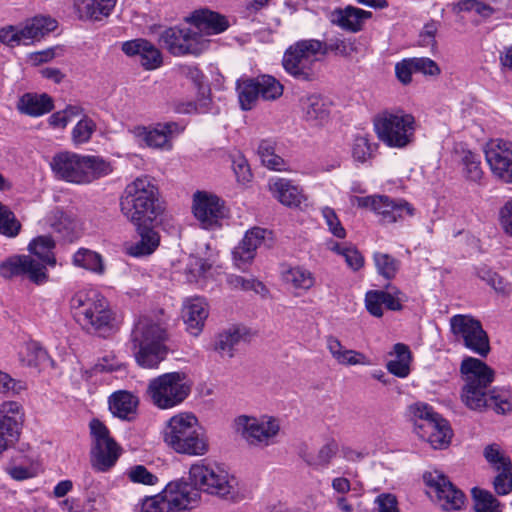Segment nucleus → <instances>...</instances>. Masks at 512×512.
Listing matches in <instances>:
<instances>
[{
	"instance_id": "35",
	"label": "nucleus",
	"mask_w": 512,
	"mask_h": 512,
	"mask_svg": "<svg viewBox=\"0 0 512 512\" xmlns=\"http://www.w3.org/2000/svg\"><path fill=\"white\" fill-rule=\"evenodd\" d=\"M55 242L51 236L42 235L34 238L28 245V251L31 255L38 258V262L49 266L56 265V258L54 255Z\"/></svg>"
},
{
	"instance_id": "53",
	"label": "nucleus",
	"mask_w": 512,
	"mask_h": 512,
	"mask_svg": "<svg viewBox=\"0 0 512 512\" xmlns=\"http://www.w3.org/2000/svg\"><path fill=\"white\" fill-rule=\"evenodd\" d=\"M128 478L133 483H140L144 485H155L158 482V477L149 472L143 465H136L131 467L127 472Z\"/></svg>"
},
{
	"instance_id": "3",
	"label": "nucleus",
	"mask_w": 512,
	"mask_h": 512,
	"mask_svg": "<svg viewBox=\"0 0 512 512\" xmlns=\"http://www.w3.org/2000/svg\"><path fill=\"white\" fill-rule=\"evenodd\" d=\"M460 372L465 382L461 400L469 409L481 410L489 407L499 414L511 411L512 404L506 396L495 390L487 391L495 373L486 363L474 357H466L462 360Z\"/></svg>"
},
{
	"instance_id": "47",
	"label": "nucleus",
	"mask_w": 512,
	"mask_h": 512,
	"mask_svg": "<svg viewBox=\"0 0 512 512\" xmlns=\"http://www.w3.org/2000/svg\"><path fill=\"white\" fill-rule=\"evenodd\" d=\"M339 450L338 444L334 439L328 440L323 446L320 447L316 456L309 457L305 461L310 466L326 467L330 464L331 460Z\"/></svg>"
},
{
	"instance_id": "57",
	"label": "nucleus",
	"mask_w": 512,
	"mask_h": 512,
	"mask_svg": "<svg viewBox=\"0 0 512 512\" xmlns=\"http://www.w3.org/2000/svg\"><path fill=\"white\" fill-rule=\"evenodd\" d=\"M0 41L8 46L15 47L24 45L20 26H8L0 29Z\"/></svg>"
},
{
	"instance_id": "37",
	"label": "nucleus",
	"mask_w": 512,
	"mask_h": 512,
	"mask_svg": "<svg viewBox=\"0 0 512 512\" xmlns=\"http://www.w3.org/2000/svg\"><path fill=\"white\" fill-rule=\"evenodd\" d=\"M391 355H394L395 358L387 362V370L397 377H407L410 373L409 364L411 360V353L408 346L402 343L395 344Z\"/></svg>"
},
{
	"instance_id": "24",
	"label": "nucleus",
	"mask_w": 512,
	"mask_h": 512,
	"mask_svg": "<svg viewBox=\"0 0 512 512\" xmlns=\"http://www.w3.org/2000/svg\"><path fill=\"white\" fill-rule=\"evenodd\" d=\"M414 208L405 200H393L385 195H378L375 214L380 216L383 223L391 224L403 220L406 216L414 215Z\"/></svg>"
},
{
	"instance_id": "50",
	"label": "nucleus",
	"mask_w": 512,
	"mask_h": 512,
	"mask_svg": "<svg viewBox=\"0 0 512 512\" xmlns=\"http://www.w3.org/2000/svg\"><path fill=\"white\" fill-rule=\"evenodd\" d=\"M486 461L496 470L512 467L511 460L506 457L497 444H490L484 449Z\"/></svg>"
},
{
	"instance_id": "5",
	"label": "nucleus",
	"mask_w": 512,
	"mask_h": 512,
	"mask_svg": "<svg viewBox=\"0 0 512 512\" xmlns=\"http://www.w3.org/2000/svg\"><path fill=\"white\" fill-rule=\"evenodd\" d=\"M167 338L163 323L148 316L139 317L130 334L131 351L136 363L143 368H157L167 356Z\"/></svg>"
},
{
	"instance_id": "36",
	"label": "nucleus",
	"mask_w": 512,
	"mask_h": 512,
	"mask_svg": "<svg viewBox=\"0 0 512 512\" xmlns=\"http://www.w3.org/2000/svg\"><path fill=\"white\" fill-rule=\"evenodd\" d=\"M244 335V329L232 326L219 333L215 340L214 349L222 356L232 358L234 348Z\"/></svg>"
},
{
	"instance_id": "44",
	"label": "nucleus",
	"mask_w": 512,
	"mask_h": 512,
	"mask_svg": "<svg viewBox=\"0 0 512 512\" xmlns=\"http://www.w3.org/2000/svg\"><path fill=\"white\" fill-rule=\"evenodd\" d=\"M373 259L379 275L387 280L395 278L400 268V261L398 259L381 252L374 253Z\"/></svg>"
},
{
	"instance_id": "11",
	"label": "nucleus",
	"mask_w": 512,
	"mask_h": 512,
	"mask_svg": "<svg viewBox=\"0 0 512 512\" xmlns=\"http://www.w3.org/2000/svg\"><path fill=\"white\" fill-rule=\"evenodd\" d=\"M320 49V40L306 39L297 41L284 53L282 64L285 71L298 80H314L316 76L315 65L319 60Z\"/></svg>"
},
{
	"instance_id": "12",
	"label": "nucleus",
	"mask_w": 512,
	"mask_h": 512,
	"mask_svg": "<svg viewBox=\"0 0 512 512\" xmlns=\"http://www.w3.org/2000/svg\"><path fill=\"white\" fill-rule=\"evenodd\" d=\"M185 374L171 372L162 374L149 381L146 394L159 409H170L182 403L190 394V385Z\"/></svg>"
},
{
	"instance_id": "2",
	"label": "nucleus",
	"mask_w": 512,
	"mask_h": 512,
	"mask_svg": "<svg viewBox=\"0 0 512 512\" xmlns=\"http://www.w3.org/2000/svg\"><path fill=\"white\" fill-rule=\"evenodd\" d=\"M120 211L140 236L139 241L125 246L126 254L132 257L152 254L159 246L160 237L151 224L164 212L154 180L144 175L128 183L120 196Z\"/></svg>"
},
{
	"instance_id": "6",
	"label": "nucleus",
	"mask_w": 512,
	"mask_h": 512,
	"mask_svg": "<svg viewBox=\"0 0 512 512\" xmlns=\"http://www.w3.org/2000/svg\"><path fill=\"white\" fill-rule=\"evenodd\" d=\"M70 308L75 320L85 329L101 335L115 327V313L108 300L98 291L80 290L70 300Z\"/></svg>"
},
{
	"instance_id": "1",
	"label": "nucleus",
	"mask_w": 512,
	"mask_h": 512,
	"mask_svg": "<svg viewBox=\"0 0 512 512\" xmlns=\"http://www.w3.org/2000/svg\"><path fill=\"white\" fill-rule=\"evenodd\" d=\"M189 475L192 483L171 481L160 493L142 499L134 512H188L199 505L200 491L223 498L234 492L235 477L216 463L202 460L190 467Z\"/></svg>"
},
{
	"instance_id": "26",
	"label": "nucleus",
	"mask_w": 512,
	"mask_h": 512,
	"mask_svg": "<svg viewBox=\"0 0 512 512\" xmlns=\"http://www.w3.org/2000/svg\"><path fill=\"white\" fill-rule=\"evenodd\" d=\"M208 314V306L203 298L186 299L182 308V318L187 331L193 336H198L203 330Z\"/></svg>"
},
{
	"instance_id": "25",
	"label": "nucleus",
	"mask_w": 512,
	"mask_h": 512,
	"mask_svg": "<svg viewBox=\"0 0 512 512\" xmlns=\"http://www.w3.org/2000/svg\"><path fill=\"white\" fill-rule=\"evenodd\" d=\"M185 22L195 25L205 35V38L222 33L229 27L225 16L208 9L194 11L189 17L185 18Z\"/></svg>"
},
{
	"instance_id": "45",
	"label": "nucleus",
	"mask_w": 512,
	"mask_h": 512,
	"mask_svg": "<svg viewBox=\"0 0 512 512\" xmlns=\"http://www.w3.org/2000/svg\"><path fill=\"white\" fill-rule=\"evenodd\" d=\"M97 125L94 120L86 115L77 122L71 132V140L75 145H82L90 141L96 131Z\"/></svg>"
},
{
	"instance_id": "52",
	"label": "nucleus",
	"mask_w": 512,
	"mask_h": 512,
	"mask_svg": "<svg viewBox=\"0 0 512 512\" xmlns=\"http://www.w3.org/2000/svg\"><path fill=\"white\" fill-rule=\"evenodd\" d=\"M353 51V45L352 43L340 39V38H333L330 39L328 42H322L321 41V49L319 51V55H327L329 52H334L341 56H348Z\"/></svg>"
},
{
	"instance_id": "21",
	"label": "nucleus",
	"mask_w": 512,
	"mask_h": 512,
	"mask_svg": "<svg viewBox=\"0 0 512 512\" xmlns=\"http://www.w3.org/2000/svg\"><path fill=\"white\" fill-rule=\"evenodd\" d=\"M22 417L18 402L5 401L0 405V455L18 441Z\"/></svg>"
},
{
	"instance_id": "51",
	"label": "nucleus",
	"mask_w": 512,
	"mask_h": 512,
	"mask_svg": "<svg viewBox=\"0 0 512 512\" xmlns=\"http://www.w3.org/2000/svg\"><path fill=\"white\" fill-rule=\"evenodd\" d=\"M228 284L234 289H240L243 291H254L256 293H263L266 291L265 286L262 282L255 278H245L239 275H230L227 278Z\"/></svg>"
},
{
	"instance_id": "41",
	"label": "nucleus",
	"mask_w": 512,
	"mask_h": 512,
	"mask_svg": "<svg viewBox=\"0 0 512 512\" xmlns=\"http://www.w3.org/2000/svg\"><path fill=\"white\" fill-rule=\"evenodd\" d=\"M237 92L242 110H251L257 103L260 95L254 78L238 81Z\"/></svg>"
},
{
	"instance_id": "8",
	"label": "nucleus",
	"mask_w": 512,
	"mask_h": 512,
	"mask_svg": "<svg viewBox=\"0 0 512 512\" xmlns=\"http://www.w3.org/2000/svg\"><path fill=\"white\" fill-rule=\"evenodd\" d=\"M374 130L386 146L403 149L414 141L416 121L412 114L403 110H385L375 116Z\"/></svg>"
},
{
	"instance_id": "43",
	"label": "nucleus",
	"mask_w": 512,
	"mask_h": 512,
	"mask_svg": "<svg viewBox=\"0 0 512 512\" xmlns=\"http://www.w3.org/2000/svg\"><path fill=\"white\" fill-rule=\"evenodd\" d=\"M285 280L296 289L310 290L315 285L314 274L300 266L290 268L285 273Z\"/></svg>"
},
{
	"instance_id": "58",
	"label": "nucleus",
	"mask_w": 512,
	"mask_h": 512,
	"mask_svg": "<svg viewBox=\"0 0 512 512\" xmlns=\"http://www.w3.org/2000/svg\"><path fill=\"white\" fill-rule=\"evenodd\" d=\"M177 73L192 81V83L201 91L204 75L196 65L181 64L178 65Z\"/></svg>"
},
{
	"instance_id": "39",
	"label": "nucleus",
	"mask_w": 512,
	"mask_h": 512,
	"mask_svg": "<svg viewBox=\"0 0 512 512\" xmlns=\"http://www.w3.org/2000/svg\"><path fill=\"white\" fill-rule=\"evenodd\" d=\"M18 356L22 365L37 367L46 360L47 353L38 342L28 341L20 346Z\"/></svg>"
},
{
	"instance_id": "14",
	"label": "nucleus",
	"mask_w": 512,
	"mask_h": 512,
	"mask_svg": "<svg viewBox=\"0 0 512 512\" xmlns=\"http://www.w3.org/2000/svg\"><path fill=\"white\" fill-rule=\"evenodd\" d=\"M428 496L444 511H458L465 505V494L440 471L423 474Z\"/></svg>"
},
{
	"instance_id": "4",
	"label": "nucleus",
	"mask_w": 512,
	"mask_h": 512,
	"mask_svg": "<svg viewBox=\"0 0 512 512\" xmlns=\"http://www.w3.org/2000/svg\"><path fill=\"white\" fill-rule=\"evenodd\" d=\"M57 180L76 185H87L112 173L110 162L100 156L60 151L49 163Z\"/></svg>"
},
{
	"instance_id": "18",
	"label": "nucleus",
	"mask_w": 512,
	"mask_h": 512,
	"mask_svg": "<svg viewBox=\"0 0 512 512\" xmlns=\"http://www.w3.org/2000/svg\"><path fill=\"white\" fill-rule=\"evenodd\" d=\"M484 154L492 175L502 183L512 184V142L490 140L484 147Z\"/></svg>"
},
{
	"instance_id": "63",
	"label": "nucleus",
	"mask_w": 512,
	"mask_h": 512,
	"mask_svg": "<svg viewBox=\"0 0 512 512\" xmlns=\"http://www.w3.org/2000/svg\"><path fill=\"white\" fill-rule=\"evenodd\" d=\"M415 72L412 65V59H404L395 65V74L397 79L404 85L412 81V74Z\"/></svg>"
},
{
	"instance_id": "49",
	"label": "nucleus",
	"mask_w": 512,
	"mask_h": 512,
	"mask_svg": "<svg viewBox=\"0 0 512 512\" xmlns=\"http://www.w3.org/2000/svg\"><path fill=\"white\" fill-rule=\"evenodd\" d=\"M374 151V146L370 143L366 136L359 135L354 138L352 144V157L359 163L368 161Z\"/></svg>"
},
{
	"instance_id": "64",
	"label": "nucleus",
	"mask_w": 512,
	"mask_h": 512,
	"mask_svg": "<svg viewBox=\"0 0 512 512\" xmlns=\"http://www.w3.org/2000/svg\"><path fill=\"white\" fill-rule=\"evenodd\" d=\"M365 305L368 312L375 316L381 317L383 315L382 301L380 291H369L365 296Z\"/></svg>"
},
{
	"instance_id": "23",
	"label": "nucleus",
	"mask_w": 512,
	"mask_h": 512,
	"mask_svg": "<svg viewBox=\"0 0 512 512\" xmlns=\"http://www.w3.org/2000/svg\"><path fill=\"white\" fill-rule=\"evenodd\" d=\"M268 231L260 227H254L247 231L242 241L233 250V258L239 269L251 263L256 255V250L265 241Z\"/></svg>"
},
{
	"instance_id": "55",
	"label": "nucleus",
	"mask_w": 512,
	"mask_h": 512,
	"mask_svg": "<svg viewBox=\"0 0 512 512\" xmlns=\"http://www.w3.org/2000/svg\"><path fill=\"white\" fill-rule=\"evenodd\" d=\"M322 215L325 219V222L330 230V232L337 238H345L346 230L342 226L337 214L334 209L330 207H324L322 209Z\"/></svg>"
},
{
	"instance_id": "22",
	"label": "nucleus",
	"mask_w": 512,
	"mask_h": 512,
	"mask_svg": "<svg viewBox=\"0 0 512 512\" xmlns=\"http://www.w3.org/2000/svg\"><path fill=\"white\" fill-rule=\"evenodd\" d=\"M122 51L129 57L138 56L145 70H155L163 64L161 51L146 39L138 38L124 42Z\"/></svg>"
},
{
	"instance_id": "7",
	"label": "nucleus",
	"mask_w": 512,
	"mask_h": 512,
	"mask_svg": "<svg viewBox=\"0 0 512 512\" xmlns=\"http://www.w3.org/2000/svg\"><path fill=\"white\" fill-rule=\"evenodd\" d=\"M163 439L176 453L201 456L209 449L207 437L201 432L196 416L181 412L172 416L163 430Z\"/></svg>"
},
{
	"instance_id": "27",
	"label": "nucleus",
	"mask_w": 512,
	"mask_h": 512,
	"mask_svg": "<svg viewBox=\"0 0 512 512\" xmlns=\"http://www.w3.org/2000/svg\"><path fill=\"white\" fill-rule=\"evenodd\" d=\"M326 348L335 362L342 366L369 365L370 360L365 354L346 348L341 341L333 336L326 337Z\"/></svg>"
},
{
	"instance_id": "19",
	"label": "nucleus",
	"mask_w": 512,
	"mask_h": 512,
	"mask_svg": "<svg viewBox=\"0 0 512 512\" xmlns=\"http://www.w3.org/2000/svg\"><path fill=\"white\" fill-rule=\"evenodd\" d=\"M0 276L5 279L26 277L37 285L45 283L48 279L43 263L38 262L31 255H14L2 261Z\"/></svg>"
},
{
	"instance_id": "30",
	"label": "nucleus",
	"mask_w": 512,
	"mask_h": 512,
	"mask_svg": "<svg viewBox=\"0 0 512 512\" xmlns=\"http://www.w3.org/2000/svg\"><path fill=\"white\" fill-rule=\"evenodd\" d=\"M57 22L51 17L35 16L21 25V35L24 45H30L35 41H40L48 33L53 31Z\"/></svg>"
},
{
	"instance_id": "56",
	"label": "nucleus",
	"mask_w": 512,
	"mask_h": 512,
	"mask_svg": "<svg viewBox=\"0 0 512 512\" xmlns=\"http://www.w3.org/2000/svg\"><path fill=\"white\" fill-rule=\"evenodd\" d=\"M382 304L389 310L399 311L402 309V302L406 300V296L396 288L392 291H380Z\"/></svg>"
},
{
	"instance_id": "60",
	"label": "nucleus",
	"mask_w": 512,
	"mask_h": 512,
	"mask_svg": "<svg viewBox=\"0 0 512 512\" xmlns=\"http://www.w3.org/2000/svg\"><path fill=\"white\" fill-rule=\"evenodd\" d=\"M376 512H400L398 500L394 494L382 493L375 499Z\"/></svg>"
},
{
	"instance_id": "31",
	"label": "nucleus",
	"mask_w": 512,
	"mask_h": 512,
	"mask_svg": "<svg viewBox=\"0 0 512 512\" xmlns=\"http://www.w3.org/2000/svg\"><path fill=\"white\" fill-rule=\"evenodd\" d=\"M300 104L303 118L311 125H320L329 117V105L320 95L303 97Z\"/></svg>"
},
{
	"instance_id": "32",
	"label": "nucleus",
	"mask_w": 512,
	"mask_h": 512,
	"mask_svg": "<svg viewBox=\"0 0 512 512\" xmlns=\"http://www.w3.org/2000/svg\"><path fill=\"white\" fill-rule=\"evenodd\" d=\"M138 406V398L127 391H118L109 397V409L111 413L123 420L131 421L135 418Z\"/></svg>"
},
{
	"instance_id": "54",
	"label": "nucleus",
	"mask_w": 512,
	"mask_h": 512,
	"mask_svg": "<svg viewBox=\"0 0 512 512\" xmlns=\"http://www.w3.org/2000/svg\"><path fill=\"white\" fill-rule=\"evenodd\" d=\"M493 480V487L498 495H508L512 492V467L500 469Z\"/></svg>"
},
{
	"instance_id": "42",
	"label": "nucleus",
	"mask_w": 512,
	"mask_h": 512,
	"mask_svg": "<svg viewBox=\"0 0 512 512\" xmlns=\"http://www.w3.org/2000/svg\"><path fill=\"white\" fill-rule=\"evenodd\" d=\"M262 99L272 101L283 94V85L273 76L260 75L254 78Z\"/></svg>"
},
{
	"instance_id": "59",
	"label": "nucleus",
	"mask_w": 512,
	"mask_h": 512,
	"mask_svg": "<svg viewBox=\"0 0 512 512\" xmlns=\"http://www.w3.org/2000/svg\"><path fill=\"white\" fill-rule=\"evenodd\" d=\"M25 389L21 381L13 379L8 373L0 370V393L5 395L19 394Z\"/></svg>"
},
{
	"instance_id": "20",
	"label": "nucleus",
	"mask_w": 512,
	"mask_h": 512,
	"mask_svg": "<svg viewBox=\"0 0 512 512\" xmlns=\"http://www.w3.org/2000/svg\"><path fill=\"white\" fill-rule=\"evenodd\" d=\"M130 132L140 144L168 151L173 147V137L181 132V128L176 122H166L151 126H135Z\"/></svg>"
},
{
	"instance_id": "16",
	"label": "nucleus",
	"mask_w": 512,
	"mask_h": 512,
	"mask_svg": "<svg viewBox=\"0 0 512 512\" xmlns=\"http://www.w3.org/2000/svg\"><path fill=\"white\" fill-rule=\"evenodd\" d=\"M237 431L249 445L266 447L275 442L279 433V421L273 417L263 416L261 418L241 415L235 420Z\"/></svg>"
},
{
	"instance_id": "48",
	"label": "nucleus",
	"mask_w": 512,
	"mask_h": 512,
	"mask_svg": "<svg viewBox=\"0 0 512 512\" xmlns=\"http://www.w3.org/2000/svg\"><path fill=\"white\" fill-rule=\"evenodd\" d=\"M21 228L14 213L0 202V233L8 237L16 236Z\"/></svg>"
},
{
	"instance_id": "46",
	"label": "nucleus",
	"mask_w": 512,
	"mask_h": 512,
	"mask_svg": "<svg viewBox=\"0 0 512 512\" xmlns=\"http://www.w3.org/2000/svg\"><path fill=\"white\" fill-rule=\"evenodd\" d=\"M463 173L467 180L479 183L484 176L479 155L467 151L462 158Z\"/></svg>"
},
{
	"instance_id": "61",
	"label": "nucleus",
	"mask_w": 512,
	"mask_h": 512,
	"mask_svg": "<svg viewBox=\"0 0 512 512\" xmlns=\"http://www.w3.org/2000/svg\"><path fill=\"white\" fill-rule=\"evenodd\" d=\"M412 65L414 66L415 72L422 73L424 75L436 76L440 74V68L435 61L430 58H411Z\"/></svg>"
},
{
	"instance_id": "9",
	"label": "nucleus",
	"mask_w": 512,
	"mask_h": 512,
	"mask_svg": "<svg viewBox=\"0 0 512 512\" xmlns=\"http://www.w3.org/2000/svg\"><path fill=\"white\" fill-rule=\"evenodd\" d=\"M415 421V432L434 449H445L450 444L452 429L446 419L427 404L410 406Z\"/></svg>"
},
{
	"instance_id": "29",
	"label": "nucleus",
	"mask_w": 512,
	"mask_h": 512,
	"mask_svg": "<svg viewBox=\"0 0 512 512\" xmlns=\"http://www.w3.org/2000/svg\"><path fill=\"white\" fill-rule=\"evenodd\" d=\"M16 108L21 114L39 117L51 112L54 104L52 98L46 93H25L19 98Z\"/></svg>"
},
{
	"instance_id": "17",
	"label": "nucleus",
	"mask_w": 512,
	"mask_h": 512,
	"mask_svg": "<svg viewBox=\"0 0 512 512\" xmlns=\"http://www.w3.org/2000/svg\"><path fill=\"white\" fill-rule=\"evenodd\" d=\"M192 212L201 228L212 230L221 226L228 211L224 201L217 195L197 191L193 195Z\"/></svg>"
},
{
	"instance_id": "33",
	"label": "nucleus",
	"mask_w": 512,
	"mask_h": 512,
	"mask_svg": "<svg viewBox=\"0 0 512 512\" xmlns=\"http://www.w3.org/2000/svg\"><path fill=\"white\" fill-rule=\"evenodd\" d=\"M269 188L283 205L297 207L304 200L302 191L289 180L283 178L271 179Z\"/></svg>"
},
{
	"instance_id": "13",
	"label": "nucleus",
	"mask_w": 512,
	"mask_h": 512,
	"mask_svg": "<svg viewBox=\"0 0 512 512\" xmlns=\"http://www.w3.org/2000/svg\"><path fill=\"white\" fill-rule=\"evenodd\" d=\"M450 328L456 341L471 352L481 357L489 354V337L479 320L471 315L457 314L450 318Z\"/></svg>"
},
{
	"instance_id": "38",
	"label": "nucleus",
	"mask_w": 512,
	"mask_h": 512,
	"mask_svg": "<svg viewBox=\"0 0 512 512\" xmlns=\"http://www.w3.org/2000/svg\"><path fill=\"white\" fill-rule=\"evenodd\" d=\"M72 261L75 266L84 268L93 273L102 275L105 272L102 256L90 249L80 248L73 255Z\"/></svg>"
},
{
	"instance_id": "28",
	"label": "nucleus",
	"mask_w": 512,
	"mask_h": 512,
	"mask_svg": "<svg viewBox=\"0 0 512 512\" xmlns=\"http://www.w3.org/2000/svg\"><path fill=\"white\" fill-rule=\"evenodd\" d=\"M372 17L370 11L354 6H347L343 9H336L331 14V22L344 30L358 32L362 29L365 20Z\"/></svg>"
},
{
	"instance_id": "40",
	"label": "nucleus",
	"mask_w": 512,
	"mask_h": 512,
	"mask_svg": "<svg viewBox=\"0 0 512 512\" xmlns=\"http://www.w3.org/2000/svg\"><path fill=\"white\" fill-rule=\"evenodd\" d=\"M471 494L475 512H502V504L490 491L474 487Z\"/></svg>"
},
{
	"instance_id": "15",
	"label": "nucleus",
	"mask_w": 512,
	"mask_h": 512,
	"mask_svg": "<svg viewBox=\"0 0 512 512\" xmlns=\"http://www.w3.org/2000/svg\"><path fill=\"white\" fill-rule=\"evenodd\" d=\"M90 431L93 438L91 465L98 472H107L116 464L121 449L111 438L107 427L98 419L90 422Z\"/></svg>"
},
{
	"instance_id": "10",
	"label": "nucleus",
	"mask_w": 512,
	"mask_h": 512,
	"mask_svg": "<svg viewBox=\"0 0 512 512\" xmlns=\"http://www.w3.org/2000/svg\"><path fill=\"white\" fill-rule=\"evenodd\" d=\"M159 43L171 55L198 56L209 47V39L195 25L183 24L169 27L161 32Z\"/></svg>"
},
{
	"instance_id": "34",
	"label": "nucleus",
	"mask_w": 512,
	"mask_h": 512,
	"mask_svg": "<svg viewBox=\"0 0 512 512\" xmlns=\"http://www.w3.org/2000/svg\"><path fill=\"white\" fill-rule=\"evenodd\" d=\"M116 0H74V6L81 19L100 20L108 16Z\"/></svg>"
},
{
	"instance_id": "62",
	"label": "nucleus",
	"mask_w": 512,
	"mask_h": 512,
	"mask_svg": "<svg viewBox=\"0 0 512 512\" xmlns=\"http://www.w3.org/2000/svg\"><path fill=\"white\" fill-rule=\"evenodd\" d=\"M499 224L503 232L512 237V198L506 201L500 208Z\"/></svg>"
}]
</instances>
